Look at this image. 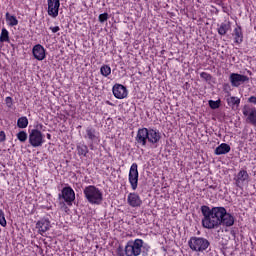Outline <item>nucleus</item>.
<instances>
[{
    "label": "nucleus",
    "mask_w": 256,
    "mask_h": 256,
    "mask_svg": "<svg viewBox=\"0 0 256 256\" xmlns=\"http://www.w3.org/2000/svg\"><path fill=\"white\" fill-rule=\"evenodd\" d=\"M209 189H217V186L211 185V186H209Z\"/></svg>",
    "instance_id": "39"
},
{
    "label": "nucleus",
    "mask_w": 256,
    "mask_h": 256,
    "mask_svg": "<svg viewBox=\"0 0 256 256\" xmlns=\"http://www.w3.org/2000/svg\"><path fill=\"white\" fill-rule=\"evenodd\" d=\"M51 227V222L48 219H41L36 223V229L39 233H46Z\"/></svg>",
    "instance_id": "14"
},
{
    "label": "nucleus",
    "mask_w": 256,
    "mask_h": 256,
    "mask_svg": "<svg viewBox=\"0 0 256 256\" xmlns=\"http://www.w3.org/2000/svg\"><path fill=\"white\" fill-rule=\"evenodd\" d=\"M242 113L247 117L246 121L256 127V109H249V107L245 106L242 109Z\"/></svg>",
    "instance_id": "10"
},
{
    "label": "nucleus",
    "mask_w": 256,
    "mask_h": 256,
    "mask_svg": "<svg viewBox=\"0 0 256 256\" xmlns=\"http://www.w3.org/2000/svg\"><path fill=\"white\" fill-rule=\"evenodd\" d=\"M78 155H83V157L87 156V153H89V148L87 145L79 144L77 146Z\"/></svg>",
    "instance_id": "23"
},
{
    "label": "nucleus",
    "mask_w": 256,
    "mask_h": 256,
    "mask_svg": "<svg viewBox=\"0 0 256 256\" xmlns=\"http://www.w3.org/2000/svg\"><path fill=\"white\" fill-rule=\"evenodd\" d=\"M125 253L127 256H135L134 248L131 244V241H129L125 246Z\"/></svg>",
    "instance_id": "27"
},
{
    "label": "nucleus",
    "mask_w": 256,
    "mask_h": 256,
    "mask_svg": "<svg viewBox=\"0 0 256 256\" xmlns=\"http://www.w3.org/2000/svg\"><path fill=\"white\" fill-rule=\"evenodd\" d=\"M229 29H231V22H226L220 24L217 31L220 35H227V31H229Z\"/></svg>",
    "instance_id": "19"
},
{
    "label": "nucleus",
    "mask_w": 256,
    "mask_h": 256,
    "mask_svg": "<svg viewBox=\"0 0 256 256\" xmlns=\"http://www.w3.org/2000/svg\"><path fill=\"white\" fill-rule=\"evenodd\" d=\"M3 141H5V132L1 131L0 132V142H3Z\"/></svg>",
    "instance_id": "37"
},
{
    "label": "nucleus",
    "mask_w": 256,
    "mask_h": 256,
    "mask_svg": "<svg viewBox=\"0 0 256 256\" xmlns=\"http://www.w3.org/2000/svg\"><path fill=\"white\" fill-rule=\"evenodd\" d=\"M249 103H253L254 105H256V96H251L249 99H248Z\"/></svg>",
    "instance_id": "36"
},
{
    "label": "nucleus",
    "mask_w": 256,
    "mask_h": 256,
    "mask_svg": "<svg viewBox=\"0 0 256 256\" xmlns=\"http://www.w3.org/2000/svg\"><path fill=\"white\" fill-rule=\"evenodd\" d=\"M131 245L133 247V252L135 253V256L141 255V248L143 247V240L136 239L134 242L131 241Z\"/></svg>",
    "instance_id": "16"
},
{
    "label": "nucleus",
    "mask_w": 256,
    "mask_h": 256,
    "mask_svg": "<svg viewBox=\"0 0 256 256\" xmlns=\"http://www.w3.org/2000/svg\"><path fill=\"white\" fill-rule=\"evenodd\" d=\"M129 183L133 191L137 190L139 185V170L137 169V163H133L129 171Z\"/></svg>",
    "instance_id": "6"
},
{
    "label": "nucleus",
    "mask_w": 256,
    "mask_h": 256,
    "mask_svg": "<svg viewBox=\"0 0 256 256\" xmlns=\"http://www.w3.org/2000/svg\"><path fill=\"white\" fill-rule=\"evenodd\" d=\"M29 143L33 147H41L44 143L43 133L40 130L32 129L29 134Z\"/></svg>",
    "instance_id": "5"
},
{
    "label": "nucleus",
    "mask_w": 256,
    "mask_h": 256,
    "mask_svg": "<svg viewBox=\"0 0 256 256\" xmlns=\"http://www.w3.org/2000/svg\"><path fill=\"white\" fill-rule=\"evenodd\" d=\"M201 213L203 215L202 226L204 229H217L220 225L225 227H233L235 225V217L227 213L225 207L201 206Z\"/></svg>",
    "instance_id": "1"
},
{
    "label": "nucleus",
    "mask_w": 256,
    "mask_h": 256,
    "mask_svg": "<svg viewBox=\"0 0 256 256\" xmlns=\"http://www.w3.org/2000/svg\"><path fill=\"white\" fill-rule=\"evenodd\" d=\"M27 125H29L27 117L23 116L17 120V127H19V129H26Z\"/></svg>",
    "instance_id": "21"
},
{
    "label": "nucleus",
    "mask_w": 256,
    "mask_h": 256,
    "mask_svg": "<svg viewBox=\"0 0 256 256\" xmlns=\"http://www.w3.org/2000/svg\"><path fill=\"white\" fill-rule=\"evenodd\" d=\"M58 197L59 199H64L68 205H71L75 201V191L71 187H64Z\"/></svg>",
    "instance_id": "8"
},
{
    "label": "nucleus",
    "mask_w": 256,
    "mask_h": 256,
    "mask_svg": "<svg viewBox=\"0 0 256 256\" xmlns=\"http://www.w3.org/2000/svg\"><path fill=\"white\" fill-rule=\"evenodd\" d=\"M249 179V174L247 170H241L237 175L236 186L239 187V183H243V181H247Z\"/></svg>",
    "instance_id": "18"
},
{
    "label": "nucleus",
    "mask_w": 256,
    "mask_h": 256,
    "mask_svg": "<svg viewBox=\"0 0 256 256\" xmlns=\"http://www.w3.org/2000/svg\"><path fill=\"white\" fill-rule=\"evenodd\" d=\"M135 141L138 145H142V147L147 145V141L155 145V143L161 141V133L155 129L140 128L138 129Z\"/></svg>",
    "instance_id": "2"
},
{
    "label": "nucleus",
    "mask_w": 256,
    "mask_h": 256,
    "mask_svg": "<svg viewBox=\"0 0 256 256\" xmlns=\"http://www.w3.org/2000/svg\"><path fill=\"white\" fill-rule=\"evenodd\" d=\"M188 245L192 251L203 253V251H207V249H209V245H211V243L209 240L202 237H191Z\"/></svg>",
    "instance_id": "4"
},
{
    "label": "nucleus",
    "mask_w": 256,
    "mask_h": 256,
    "mask_svg": "<svg viewBox=\"0 0 256 256\" xmlns=\"http://www.w3.org/2000/svg\"><path fill=\"white\" fill-rule=\"evenodd\" d=\"M224 92L227 94V97H231V86L229 84L224 85Z\"/></svg>",
    "instance_id": "33"
},
{
    "label": "nucleus",
    "mask_w": 256,
    "mask_h": 256,
    "mask_svg": "<svg viewBox=\"0 0 256 256\" xmlns=\"http://www.w3.org/2000/svg\"><path fill=\"white\" fill-rule=\"evenodd\" d=\"M17 139L20 140L21 143H25V141H27V132L25 131H20L17 134Z\"/></svg>",
    "instance_id": "28"
},
{
    "label": "nucleus",
    "mask_w": 256,
    "mask_h": 256,
    "mask_svg": "<svg viewBox=\"0 0 256 256\" xmlns=\"http://www.w3.org/2000/svg\"><path fill=\"white\" fill-rule=\"evenodd\" d=\"M48 1V15L56 19L59 16V7H61L60 0H47Z\"/></svg>",
    "instance_id": "9"
},
{
    "label": "nucleus",
    "mask_w": 256,
    "mask_h": 256,
    "mask_svg": "<svg viewBox=\"0 0 256 256\" xmlns=\"http://www.w3.org/2000/svg\"><path fill=\"white\" fill-rule=\"evenodd\" d=\"M107 19H109V14L107 12L100 14L98 17V21H100L101 23H105Z\"/></svg>",
    "instance_id": "31"
},
{
    "label": "nucleus",
    "mask_w": 256,
    "mask_h": 256,
    "mask_svg": "<svg viewBox=\"0 0 256 256\" xmlns=\"http://www.w3.org/2000/svg\"><path fill=\"white\" fill-rule=\"evenodd\" d=\"M50 29L52 30V33H57L59 31H61V28H59V26L50 27Z\"/></svg>",
    "instance_id": "35"
},
{
    "label": "nucleus",
    "mask_w": 256,
    "mask_h": 256,
    "mask_svg": "<svg viewBox=\"0 0 256 256\" xmlns=\"http://www.w3.org/2000/svg\"><path fill=\"white\" fill-rule=\"evenodd\" d=\"M36 128H37V130L39 131V130L43 129V125H42V124H38V125L36 126Z\"/></svg>",
    "instance_id": "38"
},
{
    "label": "nucleus",
    "mask_w": 256,
    "mask_h": 256,
    "mask_svg": "<svg viewBox=\"0 0 256 256\" xmlns=\"http://www.w3.org/2000/svg\"><path fill=\"white\" fill-rule=\"evenodd\" d=\"M47 139H51V134L46 135Z\"/></svg>",
    "instance_id": "40"
},
{
    "label": "nucleus",
    "mask_w": 256,
    "mask_h": 256,
    "mask_svg": "<svg viewBox=\"0 0 256 256\" xmlns=\"http://www.w3.org/2000/svg\"><path fill=\"white\" fill-rule=\"evenodd\" d=\"M112 92L116 99H125L127 97V88L121 84L114 85Z\"/></svg>",
    "instance_id": "11"
},
{
    "label": "nucleus",
    "mask_w": 256,
    "mask_h": 256,
    "mask_svg": "<svg viewBox=\"0 0 256 256\" xmlns=\"http://www.w3.org/2000/svg\"><path fill=\"white\" fill-rule=\"evenodd\" d=\"M7 42H9V31L3 28L0 35V43H7Z\"/></svg>",
    "instance_id": "24"
},
{
    "label": "nucleus",
    "mask_w": 256,
    "mask_h": 256,
    "mask_svg": "<svg viewBox=\"0 0 256 256\" xmlns=\"http://www.w3.org/2000/svg\"><path fill=\"white\" fill-rule=\"evenodd\" d=\"M209 107L211 109H219L220 105H221V101L217 100V101H213V100H209Z\"/></svg>",
    "instance_id": "29"
},
{
    "label": "nucleus",
    "mask_w": 256,
    "mask_h": 256,
    "mask_svg": "<svg viewBox=\"0 0 256 256\" xmlns=\"http://www.w3.org/2000/svg\"><path fill=\"white\" fill-rule=\"evenodd\" d=\"M84 195L91 205H101L103 202V193L93 185L84 188Z\"/></svg>",
    "instance_id": "3"
},
{
    "label": "nucleus",
    "mask_w": 256,
    "mask_h": 256,
    "mask_svg": "<svg viewBox=\"0 0 256 256\" xmlns=\"http://www.w3.org/2000/svg\"><path fill=\"white\" fill-rule=\"evenodd\" d=\"M234 36L235 43H237L238 45H240V43H243V30L241 26H237L234 29Z\"/></svg>",
    "instance_id": "17"
},
{
    "label": "nucleus",
    "mask_w": 256,
    "mask_h": 256,
    "mask_svg": "<svg viewBox=\"0 0 256 256\" xmlns=\"http://www.w3.org/2000/svg\"><path fill=\"white\" fill-rule=\"evenodd\" d=\"M100 72L103 77H109V75H111V67H109V65H103L100 68Z\"/></svg>",
    "instance_id": "26"
},
{
    "label": "nucleus",
    "mask_w": 256,
    "mask_h": 256,
    "mask_svg": "<svg viewBox=\"0 0 256 256\" xmlns=\"http://www.w3.org/2000/svg\"><path fill=\"white\" fill-rule=\"evenodd\" d=\"M227 103H228L229 107H235V105L237 107H239V103H241V99H239L238 97H235V96H231V97L227 98Z\"/></svg>",
    "instance_id": "22"
},
{
    "label": "nucleus",
    "mask_w": 256,
    "mask_h": 256,
    "mask_svg": "<svg viewBox=\"0 0 256 256\" xmlns=\"http://www.w3.org/2000/svg\"><path fill=\"white\" fill-rule=\"evenodd\" d=\"M6 21L8 22V25L10 27H15L16 25H19V20H17V17L9 14V12L6 13Z\"/></svg>",
    "instance_id": "20"
},
{
    "label": "nucleus",
    "mask_w": 256,
    "mask_h": 256,
    "mask_svg": "<svg viewBox=\"0 0 256 256\" xmlns=\"http://www.w3.org/2000/svg\"><path fill=\"white\" fill-rule=\"evenodd\" d=\"M32 53L37 61H43L45 59V48L41 44H37L33 47Z\"/></svg>",
    "instance_id": "13"
},
{
    "label": "nucleus",
    "mask_w": 256,
    "mask_h": 256,
    "mask_svg": "<svg viewBox=\"0 0 256 256\" xmlns=\"http://www.w3.org/2000/svg\"><path fill=\"white\" fill-rule=\"evenodd\" d=\"M86 135L90 141H97V135H95V129L87 128Z\"/></svg>",
    "instance_id": "25"
},
{
    "label": "nucleus",
    "mask_w": 256,
    "mask_h": 256,
    "mask_svg": "<svg viewBox=\"0 0 256 256\" xmlns=\"http://www.w3.org/2000/svg\"><path fill=\"white\" fill-rule=\"evenodd\" d=\"M231 151V146L227 143L220 144L214 151L215 155H227Z\"/></svg>",
    "instance_id": "15"
},
{
    "label": "nucleus",
    "mask_w": 256,
    "mask_h": 256,
    "mask_svg": "<svg viewBox=\"0 0 256 256\" xmlns=\"http://www.w3.org/2000/svg\"><path fill=\"white\" fill-rule=\"evenodd\" d=\"M0 225L2 227H7V220H5V212H3L1 209H0Z\"/></svg>",
    "instance_id": "30"
},
{
    "label": "nucleus",
    "mask_w": 256,
    "mask_h": 256,
    "mask_svg": "<svg viewBox=\"0 0 256 256\" xmlns=\"http://www.w3.org/2000/svg\"><path fill=\"white\" fill-rule=\"evenodd\" d=\"M127 202L130 207H141L143 205V201L137 193L128 194Z\"/></svg>",
    "instance_id": "12"
},
{
    "label": "nucleus",
    "mask_w": 256,
    "mask_h": 256,
    "mask_svg": "<svg viewBox=\"0 0 256 256\" xmlns=\"http://www.w3.org/2000/svg\"><path fill=\"white\" fill-rule=\"evenodd\" d=\"M232 87H241L243 83H249V78L243 74L232 73L229 76Z\"/></svg>",
    "instance_id": "7"
},
{
    "label": "nucleus",
    "mask_w": 256,
    "mask_h": 256,
    "mask_svg": "<svg viewBox=\"0 0 256 256\" xmlns=\"http://www.w3.org/2000/svg\"><path fill=\"white\" fill-rule=\"evenodd\" d=\"M200 77H201L202 79H205V81H210V79H211V74H209V73H207V72H202V73L200 74Z\"/></svg>",
    "instance_id": "32"
},
{
    "label": "nucleus",
    "mask_w": 256,
    "mask_h": 256,
    "mask_svg": "<svg viewBox=\"0 0 256 256\" xmlns=\"http://www.w3.org/2000/svg\"><path fill=\"white\" fill-rule=\"evenodd\" d=\"M5 103H6L7 107H9V108L13 107V98H11L9 96L6 97Z\"/></svg>",
    "instance_id": "34"
}]
</instances>
